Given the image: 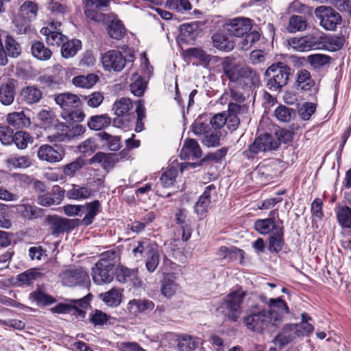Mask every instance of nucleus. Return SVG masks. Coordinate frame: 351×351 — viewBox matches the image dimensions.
<instances>
[{
	"instance_id": "obj_18",
	"label": "nucleus",
	"mask_w": 351,
	"mask_h": 351,
	"mask_svg": "<svg viewBox=\"0 0 351 351\" xmlns=\"http://www.w3.org/2000/svg\"><path fill=\"white\" fill-rule=\"evenodd\" d=\"M247 108L244 105H240L233 102L228 104V115H226L227 127L231 131H234L240 123L239 115L245 113Z\"/></svg>"
},
{
	"instance_id": "obj_13",
	"label": "nucleus",
	"mask_w": 351,
	"mask_h": 351,
	"mask_svg": "<svg viewBox=\"0 0 351 351\" xmlns=\"http://www.w3.org/2000/svg\"><path fill=\"white\" fill-rule=\"evenodd\" d=\"M73 305L66 304H58L51 308V311L55 313H72L77 317H84L85 311L83 310L88 306V300L86 297L78 300L71 301Z\"/></svg>"
},
{
	"instance_id": "obj_15",
	"label": "nucleus",
	"mask_w": 351,
	"mask_h": 351,
	"mask_svg": "<svg viewBox=\"0 0 351 351\" xmlns=\"http://www.w3.org/2000/svg\"><path fill=\"white\" fill-rule=\"evenodd\" d=\"M60 25L61 23L59 22H52L48 26L41 29L40 34L45 36V40L48 45L60 46L64 43L66 38L61 32L55 31Z\"/></svg>"
},
{
	"instance_id": "obj_43",
	"label": "nucleus",
	"mask_w": 351,
	"mask_h": 351,
	"mask_svg": "<svg viewBox=\"0 0 351 351\" xmlns=\"http://www.w3.org/2000/svg\"><path fill=\"white\" fill-rule=\"evenodd\" d=\"M31 50L32 55L40 60H47L52 54L51 50L40 41L34 42L32 45Z\"/></svg>"
},
{
	"instance_id": "obj_53",
	"label": "nucleus",
	"mask_w": 351,
	"mask_h": 351,
	"mask_svg": "<svg viewBox=\"0 0 351 351\" xmlns=\"http://www.w3.org/2000/svg\"><path fill=\"white\" fill-rule=\"evenodd\" d=\"M307 23L304 18L302 16H292L289 19L287 30L293 33L298 31H303L306 29Z\"/></svg>"
},
{
	"instance_id": "obj_41",
	"label": "nucleus",
	"mask_w": 351,
	"mask_h": 351,
	"mask_svg": "<svg viewBox=\"0 0 351 351\" xmlns=\"http://www.w3.org/2000/svg\"><path fill=\"white\" fill-rule=\"evenodd\" d=\"M125 32V27L120 20L116 17L111 20L108 26V33L111 38L120 40L124 36Z\"/></svg>"
},
{
	"instance_id": "obj_36",
	"label": "nucleus",
	"mask_w": 351,
	"mask_h": 351,
	"mask_svg": "<svg viewBox=\"0 0 351 351\" xmlns=\"http://www.w3.org/2000/svg\"><path fill=\"white\" fill-rule=\"evenodd\" d=\"M21 95L27 104H33L40 101L43 97V93L37 87L27 86L23 88Z\"/></svg>"
},
{
	"instance_id": "obj_48",
	"label": "nucleus",
	"mask_w": 351,
	"mask_h": 351,
	"mask_svg": "<svg viewBox=\"0 0 351 351\" xmlns=\"http://www.w3.org/2000/svg\"><path fill=\"white\" fill-rule=\"evenodd\" d=\"M145 266L149 273L154 272L157 268L160 261V250L157 245L146 256Z\"/></svg>"
},
{
	"instance_id": "obj_44",
	"label": "nucleus",
	"mask_w": 351,
	"mask_h": 351,
	"mask_svg": "<svg viewBox=\"0 0 351 351\" xmlns=\"http://www.w3.org/2000/svg\"><path fill=\"white\" fill-rule=\"evenodd\" d=\"M198 345V339L191 336L184 335L178 339V348L180 351H193Z\"/></svg>"
},
{
	"instance_id": "obj_30",
	"label": "nucleus",
	"mask_w": 351,
	"mask_h": 351,
	"mask_svg": "<svg viewBox=\"0 0 351 351\" xmlns=\"http://www.w3.org/2000/svg\"><path fill=\"white\" fill-rule=\"evenodd\" d=\"M82 206H83V210H86V214L82 220H80V224L89 226L93 223L95 216L99 213L101 203L99 200H94Z\"/></svg>"
},
{
	"instance_id": "obj_57",
	"label": "nucleus",
	"mask_w": 351,
	"mask_h": 351,
	"mask_svg": "<svg viewBox=\"0 0 351 351\" xmlns=\"http://www.w3.org/2000/svg\"><path fill=\"white\" fill-rule=\"evenodd\" d=\"M15 208L18 214L27 219H33L38 215L36 208L30 204H19Z\"/></svg>"
},
{
	"instance_id": "obj_29",
	"label": "nucleus",
	"mask_w": 351,
	"mask_h": 351,
	"mask_svg": "<svg viewBox=\"0 0 351 351\" xmlns=\"http://www.w3.org/2000/svg\"><path fill=\"white\" fill-rule=\"evenodd\" d=\"M178 289L176 276L174 274H167L161 282V293L166 298H171Z\"/></svg>"
},
{
	"instance_id": "obj_60",
	"label": "nucleus",
	"mask_w": 351,
	"mask_h": 351,
	"mask_svg": "<svg viewBox=\"0 0 351 351\" xmlns=\"http://www.w3.org/2000/svg\"><path fill=\"white\" fill-rule=\"evenodd\" d=\"M9 166L13 168H26L30 166L32 162L28 156H12L7 160Z\"/></svg>"
},
{
	"instance_id": "obj_33",
	"label": "nucleus",
	"mask_w": 351,
	"mask_h": 351,
	"mask_svg": "<svg viewBox=\"0 0 351 351\" xmlns=\"http://www.w3.org/2000/svg\"><path fill=\"white\" fill-rule=\"evenodd\" d=\"M90 163H99L103 168L106 169L114 167L118 161V157L116 154L98 152L90 158Z\"/></svg>"
},
{
	"instance_id": "obj_5",
	"label": "nucleus",
	"mask_w": 351,
	"mask_h": 351,
	"mask_svg": "<svg viewBox=\"0 0 351 351\" xmlns=\"http://www.w3.org/2000/svg\"><path fill=\"white\" fill-rule=\"evenodd\" d=\"M39 6L35 1L27 0L19 8L18 17L14 21L20 33H25L29 28V23L36 19Z\"/></svg>"
},
{
	"instance_id": "obj_52",
	"label": "nucleus",
	"mask_w": 351,
	"mask_h": 351,
	"mask_svg": "<svg viewBox=\"0 0 351 351\" xmlns=\"http://www.w3.org/2000/svg\"><path fill=\"white\" fill-rule=\"evenodd\" d=\"M243 36L239 45L242 50L246 51L250 49L253 44L259 40L261 34L258 32L254 30L247 33Z\"/></svg>"
},
{
	"instance_id": "obj_34",
	"label": "nucleus",
	"mask_w": 351,
	"mask_h": 351,
	"mask_svg": "<svg viewBox=\"0 0 351 351\" xmlns=\"http://www.w3.org/2000/svg\"><path fill=\"white\" fill-rule=\"evenodd\" d=\"M157 245L156 243L152 242L149 239H144L137 241L136 245L132 249V254L136 258L145 257Z\"/></svg>"
},
{
	"instance_id": "obj_7",
	"label": "nucleus",
	"mask_w": 351,
	"mask_h": 351,
	"mask_svg": "<svg viewBox=\"0 0 351 351\" xmlns=\"http://www.w3.org/2000/svg\"><path fill=\"white\" fill-rule=\"evenodd\" d=\"M114 263L109 259L101 258L92 269L94 282L98 285L108 283L113 279Z\"/></svg>"
},
{
	"instance_id": "obj_63",
	"label": "nucleus",
	"mask_w": 351,
	"mask_h": 351,
	"mask_svg": "<svg viewBox=\"0 0 351 351\" xmlns=\"http://www.w3.org/2000/svg\"><path fill=\"white\" fill-rule=\"evenodd\" d=\"M36 269H32L17 276V280L23 284H30L41 276Z\"/></svg>"
},
{
	"instance_id": "obj_9",
	"label": "nucleus",
	"mask_w": 351,
	"mask_h": 351,
	"mask_svg": "<svg viewBox=\"0 0 351 351\" xmlns=\"http://www.w3.org/2000/svg\"><path fill=\"white\" fill-rule=\"evenodd\" d=\"M101 62L106 71L119 72L125 66L126 58L121 51L112 49L101 55Z\"/></svg>"
},
{
	"instance_id": "obj_17",
	"label": "nucleus",
	"mask_w": 351,
	"mask_h": 351,
	"mask_svg": "<svg viewBox=\"0 0 351 351\" xmlns=\"http://www.w3.org/2000/svg\"><path fill=\"white\" fill-rule=\"evenodd\" d=\"M295 85L298 90L304 92L315 94L318 91L314 80L311 78L310 72L306 69H301L298 71Z\"/></svg>"
},
{
	"instance_id": "obj_2",
	"label": "nucleus",
	"mask_w": 351,
	"mask_h": 351,
	"mask_svg": "<svg viewBox=\"0 0 351 351\" xmlns=\"http://www.w3.org/2000/svg\"><path fill=\"white\" fill-rule=\"evenodd\" d=\"M269 315L267 310H261L255 305L243 317V322L246 328L256 333H263L264 331L273 327Z\"/></svg>"
},
{
	"instance_id": "obj_8",
	"label": "nucleus",
	"mask_w": 351,
	"mask_h": 351,
	"mask_svg": "<svg viewBox=\"0 0 351 351\" xmlns=\"http://www.w3.org/2000/svg\"><path fill=\"white\" fill-rule=\"evenodd\" d=\"M315 14L320 19V25L326 30H335L341 21L340 14L330 7L321 5L315 9Z\"/></svg>"
},
{
	"instance_id": "obj_45",
	"label": "nucleus",
	"mask_w": 351,
	"mask_h": 351,
	"mask_svg": "<svg viewBox=\"0 0 351 351\" xmlns=\"http://www.w3.org/2000/svg\"><path fill=\"white\" fill-rule=\"evenodd\" d=\"M82 43L80 40H71L63 43L61 53L64 58L73 57L81 49Z\"/></svg>"
},
{
	"instance_id": "obj_21",
	"label": "nucleus",
	"mask_w": 351,
	"mask_h": 351,
	"mask_svg": "<svg viewBox=\"0 0 351 351\" xmlns=\"http://www.w3.org/2000/svg\"><path fill=\"white\" fill-rule=\"evenodd\" d=\"M154 304L152 301L145 299H133L128 304V311L130 314L138 316L140 314H146L152 311Z\"/></svg>"
},
{
	"instance_id": "obj_28",
	"label": "nucleus",
	"mask_w": 351,
	"mask_h": 351,
	"mask_svg": "<svg viewBox=\"0 0 351 351\" xmlns=\"http://www.w3.org/2000/svg\"><path fill=\"white\" fill-rule=\"evenodd\" d=\"M281 170L280 162L278 160H273L259 165L256 171L261 178L269 179L277 176Z\"/></svg>"
},
{
	"instance_id": "obj_38",
	"label": "nucleus",
	"mask_w": 351,
	"mask_h": 351,
	"mask_svg": "<svg viewBox=\"0 0 351 351\" xmlns=\"http://www.w3.org/2000/svg\"><path fill=\"white\" fill-rule=\"evenodd\" d=\"M130 91L136 96L141 97L145 90L147 83L138 73H134L131 76Z\"/></svg>"
},
{
	"instance_id": "obj_3",
	"label": "nucleus",
	"mask_w": 351,
	"mask_h": 351,
	"mask_svg": "<svg viewBox=\"0 0 351 351\" xmlns=\"http://www.w3.org/2000/svg\"><path fill=\"white\" fill-rule=\"evenodd\" d=\"M245 292L237 290L228 294L219 304L217 311L230 320L236 322L241 314V304Z\"/></svg>"
},
{
	"instance_id": "obj_11",
	"label": "nucleus",
	"mask_w": 351,
	"mask_h": 351,
	"mask_svg": "<svg viewBox=\"0 0 351 351\" xmlns=\"http://www.w3.org/2000/svg\"><path fill=\"white\" fill-rule=\"evenodd\" d=\"M61 278L63 285L68 287L86 285L90 281L88 273L82 267L64 270Z\"/></svg>"
},
{
	"instance_id": "obj_50",
	"label": "nucleus",
	"mask_w": 351,
	"mask_h": 351,
	"mask_svg": "<svg viewBox=\"0 0 351 351\" xmlns=\"http://www.w3.org/2000/svg\"><path fill=\"white\" fill-rule=\"evenodd\" d=\"M15 91L14 87L8 84H2L0 87V101L3 105H10L14 99Z\"/></svg>"
},
{
	"instance_id": "obj_40",
	"label": "nucleus",
	"mask_w": 351,
	"mask_h": 351,
	"mask_svg": "<svg viewBox=\"0 0 351 351\" xmlns=\"http://www.w3.org/2000/svg\"><path fill=\"white\" fill-rule=\"evenodd\" d=\"M254 227L261 234H267L280 228L276 226L274 220L270 218L256 220L254 222Z\"/></svg>"
},
{
	"instance_id": "obj_39",
	"label": "nucleus",
	"mask_w": 351,
	"mask_h": 351,
	"mask_svg": "<svg viewBox=\"0 0 351 351\" xmlns=\"http://www.w3.org/2000/svg\"><path fill=\"white\" fill-rule=\"evenodd\" d=\"M283 245V230L282 228H280L269 236L268 248L271 252H278L282 249Z\"/></svg>"
},
{
	"instance_id": "obj_54",
	"label": "nucleus",
	"mask_w": 351,
	"mask_h": 351,
	"mask_svg": "<svg viewBox=\"0 0 351 351\" xmlns=\"http://www.w3.org/2000/svg\"><path fill=\"white\" fill-rule=\"evenodd\" d=\"M13 142L19 149H23L32 143L33 138L25 132L18 131L14 134Z\"/></svg>"
},
{
	"instance_id": "obj_23",
	"label": "nucleus",
	"mask_w": 351,
	"mask_h": 351,
	"mask_svg": "<svg viewBox=\"0 0 351 351\" xmlns=\"http://www.w3.org/2000/svg\"><path fill=\"white\" fill-rule=\"evenodd\" d=\"M66 192V196L69 199L82 201L90 198L94 191L86 185L73 184Z\"/></svg>"
},
{
	"instance_id": "obj_59",
	"label": "nucleus",
	"mask_w": 351,
	"mask_h": 351,
	"mask_svg": "<svg viewBox=\"0 0 351 351\" xmlns=\"http://www.w3.org/2000/svg\"><path fill=\"white\" fill-rule=\"evenodd\" d=\"M99 136L105 141L108 148L112 151H117L121 147V139L118 136H112L106 132L99 133Z\"/></svg>"
},
{
	"instance_id": "obj_26",
	"label": "nucleus",
	"mask_w": 351,
	"mask_h": 351,
	"mask_svg": "<svg viewBox=\"0 0 351 351\" xmlns=\"http://www.w3.org/2000/svg\"><path fill=\"white\" fill-rule=\"evenodd\" d=\"M80 225V219H69L55 217L51 221V230L53 234H59L71 230Z\"/></svg>"
},
{
	"instance_id": "obj_35",
	"label": "nucleus",
	"mask_w": 351,
	"mask_h": 351,
	"mask_svg": "<svg viewBox=\"0 0 351 351\" xmlns=\"http://www.w3.org/2000/svg\"><path fill=\"white\" fill-rule=\"evenodd\" d=\"M180 40L190 43L196 38L199 34L198 26L196 23H185L180 27Z\"/></svg>"
},
{
	"instance_id": "obj_22",
	"label": "nucleus",
	"mask_w": 351,
	"mask_h": 351,
	"mask_svg": "<svg viewBox=\"0 0 351 351\" xmlns=\"http://www.w3.org/2000/svg\"><path fill=\"white\" fill-rule=\"evenodd\" d=\"M299 331L295 324H285L281 329V331L275 337V341L280 346H284L300 337Z\"/></svg>"
},
{
	"instance_id": "obj_46",
	"label": "nucleus",
	"mask_w": 351,
	"mask_h": 351,
	"mask_svg": "<svg viewBox=\"0 0 351 351\" xmlns=\"http://www.w3.org/2000/svg\"><path fill=\"white\" fill-rule=\"evenodd\" d=\"M98 77L95 74H88L87 75H78L74 77L72 80L73 84L80 88H90L97 82Z\"/></svg>"
},
{
	"instance_id": "obj_31",
	"label": "nucleus",
	"mask_w": 351,
	"mask_h": 351,
	"mask_svg": "<svg viewBox=\"0 0 351 351\" xmlns=\"http://www.w3.org/2000/svg\"><path fill=\"white\" fill-rule=\"evenodd\" d=\"M6 120L8 123L15 129L27 128L31 123L29 118L25 114L23 111L9 113Z\"/></svg>"
},
{
	"instance_id": "obj_64",
	"label": "nucleus",
	"mask_w": 351,
	"mask_h": 351,
	"mask_svg": "<svg viewBox=\"0 0 351 351\" xmlns=\"http://www.w3.org/2000/svg\"><path fill=\"white\" fill-rule=\"evenodd\" d=\"M316 110V104L311 102L304 103L299 109V114L303 120H309Z\"/></svg>"
},
{
	"instance_id": "obj_10",
	"label": "nucleus",
	"mask_w": 351,
	"mask_h": 351,
	"mask_svg": "<svg viewBox=\"0 0 351 351\" xmlns=\"http://www.w3.org/2000/svg\"><path fill=\"white\" fill-rule=\"evenodd\" d=\"M269 309L267 313L274 326H278L283 319L285 314L289 313L287 303L281 298H271L268 301Z\"/></svg>"
},
{
	"instance_id": "obj_56",
	"label": "nucleus",
	"mask_w": 351,
	"mask_h": 351,
	"mask_svg": "<svg viewBox=\"0 0 351 351\" xmlns=\"http://www.w3.org/2000/svg\"><path fill=\"white\" fill-rule=\"evenodd\" d=\"M166 6L180 12L191 10L192 5L189 0H167Z\"/></svg>"
},
{
	"instance_id": "obj_62",
	"label": "nucleus",
	"mask_w": 351,
	"mask_h": 351,
	"mask_svg": "<svg viewBox=\"0 0 351 351\" xmlns=\"http://www.w3.org/2000/svg\"><path fill=\"white\" fill-rule=\"evenodd\" d=\"M330 57L324 54H313L308 57V61L315 69L319 68L326 64H328Z\"/></svg>"
},
{
	"instance_id": "obj_1",
	"label": "nucleus",
	"mask_w": 351,
	"mask_h": 351,
	"mask_svg": "<svg viewBox=\"0 0 351 351\" xmlns=\"http://www.w3.org/2000/svg\"><path fill=\"white\" fill-rule=\"evenodd\" d=\"M222 68L230 82L239 88H252L258 83L259 79L256 72L243 64L237 62L234 58H224Z\"/></svg>"
},
{
	"instance_id": "obj_55",
	"label": "nucleus",
	"mask_w": 351,
	"mask_h": 351,
	"mask_svg": "<svg viewBox=\"0 0 351 351\" xmlns=\"http://www.w3.org/2000/svg\"><path fill=\"white\" fill-rule=\"evenodd\" d=\"M221 132L219 131L208 132L202 138V143L208 147H217L219 145Z\"/></svg>"
},
{
	"instance_id": "obj_49",
	"label": "nucleus",
	"mask_w": 351,
	"mask_h": 351,
	"mask_svg": "<svg viewBox=\"0 0 351 351\" xmlns=\"http://www.w3.org/2000/svg\"><path fill=\"white\" fill-rule=\"evenodd\" d=\"M85 160L82 158H77L74 161L63 167V173L65 176L72 178L85 165Z\"/></svg>"
},
{
	"instance_id": "obj_6",
	"label": "nucleus",
	"mask_w": 351,
	"mask_h": 351,
	"mask_svg": "<svg viewBox=\"0 0 351 351\" xmlns=\"http://www.w3.org/2000/svg\"><path fill=\"white\" fill-rule=\"evenodd\" d=\"M280 146V141L271 134H264L256 138L253 143L249 145L243 155L248 158H254L258 154L276 149Z\"/></svg>"
},
{
	"instance_id": "obj_58",
	"label": "nucleus",
	"mask_w": 351,
	"mask_h": 351,
	"mask_svg": "<svg viewBox=\"0 0 351 351\" xmlns=\"http://www.w3.org/2000/svg\"><path fill=\"white\" fill-rule=\"evenodd\" d=\"M189 56L197 59L202 65L207 66L211 61L212 56L199 48H191L187 50Z\"/></svg>"
},
{
	"instance_id": "obj_32",
	"label": "nucleus",
	"mask_w": 351,
	"mask_h": 351,
	"mask_svg": "<svg viewBox=\"0 0 351 351\" xmlns=\"http://www.w3.org/2000/svg\"><path fill=\"white\" fill-rule=\"evenodd\" d=\"M215 47L219 50L230 51L234 49V41L232 37L222 33H216L212 37Z\"/></svg>"
},
{
	"instance_id": "obj_4",
	"label": "nucleus",
	"mask_w": 351,
	"mask_h": 351,
	"mask_svg": "<svg viewBox=\"0 0 351 351\" xmlns=\"http://www.w3.org/2000/svg\"><path fill=\"white\" fill-rule=\"evenodd\" d=\"M265 74L268 77V88L277 91L287 84L291 69L285 63L278 62L272 64Z\"/></svg>"
},
{
	"instance_id": "obj_42",
	"label": "nucleus",
	"mask_w": 351,
	"mask_h": 351,
	"mask_svg": "<svg viewBox=\"0 0 351 351\" xmlns=\"http://www.w3.org/2000/svg\"><path fill=\"white\" fill-rule=\"evenodd\" d=\"M121 293L117 289L101 293L100 298L109 306H117L121 302Z\"/></svg>"
},
{
	"instance_id": "obj_19",
	"label": "nucleus",
	"mask_w": 351,
	"mask_h": 351,
	"mask_svg": "<svg viewBox=\"0 0 351 351\" xmlns=\"http://www.w3.org/2000/svg\"><path fill=\"white\" fill-rule=\"evenodd\" d=\"M37 156L41 160L54 163L62 160L64 151L61 148L56 149L49 145H43L39 147Z\"/></svg>"
},
{
	"instance_id": "obj_24",
	"label": "nucleus",
	"mask_w": 351,
	"mask_h": 351,
	"mask_svg": "<svg viewBox=\"0 0 351 351\" xmlns=\"http://www.w3.org/2000/svg\"><path fill=\"white\" fill-rule=\"evenodd\" d=\"M202 156L199 143L193 138L186 139L180 152V157L184 159H197Z\"/></svg>"
},
{
	"instance_id": "obj_27",
	"label": "nucleus",
	"mask_w": 351,
	"mask_h": 351,
	"mask_svg": "<svg viewBox=\"0 0 351 351\" xmlns=\"http://www.w3.org/2000/svg\"><path fill=\"white\" fill-rule=\"evenodd\" d=\"M53 193L57 195L56 199L49 193H42L38 196V203L43 206H50L59 204L64 198L65 191L58 186L53 187Z\"/></svg>"
},
{
	"instance_id": "obj_25",
	"label": "nucleus",
	"mask_w": 351,
	"mask_h": 351,
	"mask_svg": "<svg viewBox=\"0 0 351 351\" xmlns=\"http://www.w3.org/2000/svg\"><path fill=\"white\" fill-rule=\"evenodd\" d=\"M216 187L214 184H210L204 189L202 195L199 197L195 205V212L199 216H203L210 204V197L212 193H216Z\"/></svg>"
},
{
	"instance_id": "obj_51",
	"label": "nucleus",
	"mask_w": 351,
	"mask_h": 351,
	"mask_svg": "<svg viewBox=\"0 0 351 351\" xmlns=\"http://www.w3.org/2000/svg\"><path fill=\"white\" fill-rule=\"evenodd\" d=\"M337 218L339 223L345 228H351V208L348 206H342L337 212Z\"/></svg>"
},
{
	"instance_id": "obj_14",
	"label": "nucleus",
	"mask_w": 351,
	"mask_h": 351,
	"mask_svg": "<svg viewBox=\"0 0 351 351\" xmlns=\"http://www.w3.org/2000/svg\"><path fill=\"white\" fill-rule=\"evenodd\" d=\"M226 27L233 36L243 37L252 29V21L248 18H234L226 23Z\"/></svg>"
},
{
	"instance_id": "obj_61",
	"label": "nucleus",
	"mask_w": 351,
	"mask_h": 351,
	"mask_svg": "<svg viewBox=\"0 0 351 351\" xmlns=\"http://www.w3.org/2000/svg\"><path fill=\"white\" fill-rule=\"evenodd\" d=\"M135 111L137 115L135 131L136 132H140L143 130V120L145 118V108L144 107V104L142 100L137 102Z\"/></svg>"
},
{
	"instance_id": "obj_20",
	"label": "nucleus",
	"mask_w": 351,
	"mask_h": 351,
	"mask_svg": "<svg viewBox=\"0 0 351 351\" xmlns=\"http://www.w3.org/2000/svg\"><path fill=\"white\" fill-rule=\"evenodd\" d=\"M56 103L60 106L63 112H69L80 106L82 102L77 95L64 93L55 97Z\"/></svg>"
},
{
	"instance_id": "obj_37",
	"label": "nucleus",
	"mask_w": 351,
	"mask_h": 351,
	"mask_svg": "<svg viewBox=\"0 0 351 351\" xmlns=\"http://www.w3.org/2000/svg\"><path fill=\"white\" fill-rule=\"evenodd\" d=\"M111 123L110 117L107 114L92 116L88 120L87 125L90 130H100L107 128Z\"/></svg>"
},
{
	"instance_id": "obj_47",
	"label": "nucleus",
	"mask_w": 351,
	"mask_h": 351,
	"mask_svg": "<svg viewBox=\"0 0 351 351\" xmlns=\"http://www.w3.org/2000/svg\"><path fill=\"white\" fill-rule=\"evenodd\" d=\"M3 36L4 34H1ZM3 36L5 38V48L8 51V55L12 58H17L21 53V48L20 45L16 41V40L11 36L5 34Z\"/></svg>"
},
{
	"instance_id": "obj_12",
	"label": "nucleus",
	"mask_w": 351,
	"mask_h": 351,
	"mask_svg": "<svg viewBox=\"0 0 351 351\" xmlns=\"http://www.w3.org/2000/svg\"><path fill=\"white\" fill-rule=\"evenodd\" d=\"M322 37L317 34L300 37L292 38L288 40L289 46L294 50L298 51H307L313 48L317 47L318 45L322 42Z\"/></svg>"
},
{
	"instance_id": "obj_16",
	"label": "nucleus",
	"mask_w": 351,
	"mask_h": 351,
	"mask_svg": "<svg viewBox=\"0 0 351 351\" xmlns=\"http://www.w3.org/2000/svg\"><path fill=\"white\" fill-rule=\"evenodd\" d=\"M133 108L132 100L128 97H121L117 99L113 104L112 110L117 117H121L123 121L128 123L133 118L134 114L130 112Z\"/></svg>"
}]
</instances>
